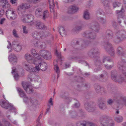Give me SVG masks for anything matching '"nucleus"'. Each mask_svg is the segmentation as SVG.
I'll return each instance as SVG.
<instances>
[{
  "label": "nucleus",
  "instance_id": "c9c22d12",
  "mask_svg": "<svg viewBox=\"0 0 126 126\" xmlns=\"http://www.w3.org/2000/svg\"><path fill=\"white\" fill-rule=\"evenodd\" d=\"M24 67L25 69L27 71L30 72H35V68H31L28 64L26 63L24 64Z\"/></svg>",
  "mask_w": 126,
  "mask_h": 126
},
{
  "label": "nucleus",
  "instance_id": "603ef678",
  "mask_svg": "<svg viewBox=\"0 0 126 126\" xmlns=\"http://www.w3.org/2000/svg\"><path fill=\"white\" fill-rule=\"evenodd\" d=\"M105 14V13L103 10L101 9H99L96 12V15H97L98 14L100 15H103Z\"/></svg>",
  "mask_w": 126,
  "mask_h": 126
},
{
  "label": "nucleus",
  "instance_id": "f03ea898",
  "mask_svg": "<svg viewBox=\"0 0 126 126\" xmlns=\"http://www.w3.org/2000/svg\"><path fill=\"white\" fill-rule=\"evenodd\" d=\"M126 38V32L122 30H119L116 32L113 39L114 42L119 43Z\"/></svg>",
  "mask_w": 126,
  "mask_h": 126
},
{
  "label": "nucleus",
  "instance_id": "5fc2aeb1",
  "mask_svg": "<svg viewBox=\"0 0 126 126\" xmlns=\"http://www.w3.org/2000/svg\"><path fill=\"white\" fill-rule=\"evenodd\" d=\"M114 99L111 98L108 99L107 101V103L108 105H111L114 103Z\"/></svg>",
  "mask_w": 126,
  "mask_h": 126
},
{
  "label": "nucleus",
  "instance_id": "b1692460",
  "mask_svg": "<svg viewBox=\"0 0 126 126\" xmlns=\"http://www.w3.org/2000/svg\"><path fill=\"white\" fill-rule=\"evenodd\" d=\"M9 61L13 64H15L17 62V58L14 54H11L9 56Z\"/></svg>",
  "mask_w": 126,
  "mask_h": 126
},
{
  "label": "nucleus",
  "instance_id": "e433bc0d",
  "mask_svg": "<svg viewBox=\"0 0 126 126\" xmlns=\"http://www.w3.org/2000/svg\"><path fill=\"white\" fill-rule=\"evenodd\" d=\"M57 62V61L56 60L54 62V68L55 72L57 73V78L58 79L59 77V74L60 71L59 69V67L56 64H55V62Z\"/></svg>",
  "mask_w": 126,
  "mask_h": 126
},
{
  "label": "nucleus",
  "instance_id": "0eeeda50",
  "mask_svg": "<svg viewBox=\"0 0 126 126\" xmlns=\"http://www.w3.org/2000/svg\"><path fill=\"white\" fill-rule=\"evenodd\" d=\"M84 107L86 110L89 112H94L96 109L95 104L91 101L86 102L84 104Z\"/></svg>",
  "mask_w": 126,
  "mask_h": 126
},
{
  "label": "nucleus",
  "instance_id": "f704fd0d",
  "mask_svg": "<svg viewBox=\"0 0 126 126\" xmlns=\"http://www.w3.org/2000/svg\"><path fill=\"white\" fill-rule=\"evenodd\" d=\"M48 1L50 12H54L55 7L54 0H48Z\"/></svg>",
  "mask_w": 126,
  "mask_h": 126
},
{
  "label": "nucleus",
  "instance_id": "8fccbe9b",
  "mask_svg": "<svg viewBox=\"0 0 126 126\" xmlns=\"http://www.w3.org/2000/svg\"><path fill=\"white\" fill-rule=\"evenodd\" d=\"M94 61L95 64L97 66H99L102 64V62L99 58H98L97 59H95Z\"/></svg>",
  "mask_w": 126,
  "mask_h": 126
},
{
  "label": "nucleus",
  "instance_id": "c03bdc74",
  "mask_svg": "<svg viewBox=\"0 0 126 126\" xmlns=\"http://www.w3.org/2000/svg\"><path fill=\"white\" fill-rule=\"evenodd\" d=\"M41 32V39L47 37L49 34V33L48 32Z\"/></svg>",
  "mask_w": 126,
  "mask_h": 126
},
{
  "label": "nucleus",
  "instance_id": "c85d7f7f",
  "mask_svg": "<svg viewBox=\"0 0 126 126\" xmlns=\"http://www.w3.org/2000/svg\"><path fill=\"white\" fill-rule=\"evenodd\" d=\"M0 3H2V7L3 8H8L10 7V5L6 0H0Z\"/></svg>",
  "mask_w": 126,
  "mask_h": 126
},
{
  "label": "nucleus",
  "instance_id": "1a4fd4ad",
  "mask_svg": "<svg viewBox=\"0 0 126 126\" xmlns=\"http://www.w3.org/2000/svg\"><path fill=\"white\" fill-rule=\"evenodd\" d=\"M12 9H8L6 12V15L8 18L11 20H14L17 17V15Z\"/></svg>",
  "mask_w": 126,
  "mask_h": 126
},
{
  "label": "nucleus",
  "instance_id": "e2e57ef3",
  "mask_svg": "<svg viewBox=\"0 0 126 126\" xmlns=\"http://www.w3.org/2000/svg\"><path fill=\"white\" fill-rule=\"evenodd\" d=\"M23 27V32L25 33L26 34L28 32V31L26 29V27L25 26H22Z\"/></svg>",
  "mask_w": 126,
  "mask_h": 126
},
{
  "label": "nucleus",
  "instance_id": "393cba45",
  "mask_svg": "<svg viewBox=\"0 0 126 126\" xmlns=\"http://www.w3.org/2000/svg\"><path fill=\"white\" fill-rule=\"evenodd\" d=\"M79 8L75 6H71L68 8L67 12L69 14H73L76 12Z\"/></svg>",
  "mask_w": 126,
  "mask_h": 126
},
{
  "label": "nucleus",
  "instance_id": "79ce46f5",
  "mask_svg": "<svg viewBox=\"0 0 126 126\" xmlns=\"http://www.w3.org/2000/svg\"><path fill=\"white\" fill-rule=\"evenodd\" d=\"M125 79L122 75H119L117 79L116 82H118L119 83H121L124 82Z\"/></svg>",
  "mask_w": 126,
  "mask_h": 126
},
{
  "label": "nucleus",
  "instance_id": "c756f323",
  "mask_svg": "<svg viewBox=\"0 0 126 126\" xmlns=\"http://www.w3.org/2000/svg\"><path fill=\"white\" fill-rule=\"evenodd\" d=\"M95 89L97 93H102L104 92V89L101 87L99 85L95 84L94 85Z\"/></svg>",
  "mask_w": 126,
  "mask_h": 126
},
{
  "label": "nucleus",
  "instance_id": "052dcab7",
  "mask_svg": "<svg viewBox=\"0 0 126 126\" xmlns=\"http://www.w3.org/2000/svg\"><path fill=\"white\" fill-rule=\"evenodd\" d=\"M41 0H27L28 1L34 3H37L40 2Z\"/></svg>",
  "mask_w": 126,
  "mask_h": 126
},
{
  "label": "nucleus",
  "instance_id": "864d4df0",
  "mask_svg": "<svg viewBox=\"0 0 126 126\" xmlns=\"http://www.w3.org/2000/svg\"><path fill=\"white\" fill-rule=\"evenodd\" d=\"M83 17L86 19H88L89 18V15L88 12L87 11H85L84 12Z\"/></svg>",
  "mask_w": 126,
  "mask_h": 126
},
{
  "label": "nucleus",
  "instance_id": "f8f14e48",
  "mask_svg": "<svg viewBox=\"0 0 126 126\" xmlns=\"http://www.w3.org/2000/svg\"><path fill=\"white\" fill-rule=\"evenodd\" d=\"M113 0H104L102 1V3L104 6L105 11L108 13L110 11L111 6L110 3Z\"/></svg>",
  "mask_w": 126,
  "mask_h": 126
},
{
  "label": "nucleus",
  "instance_id": "680f3d73",
  "mask_svg": "<svg viewBox=\"0 0 126 126\" xmlns=\"http://www.w3.org/2000/svg\"><path fill=\"white\" fill-rule=\"evenodd\" d=\"M35 82L36 84L39 85H40L41 84V79L39 78H37V80L35 81Z\"/></svg>",
  "mask_w": 126,
  "mask_h": 126
},
{
  "label": "nucleus",
  "instance_id": "a18cd8bd",
  "mask_svg": "<svg viewBox=\"0 0 126 126\" xmlns=\"http://www.w3.org/2000/svg\"><path fill=\"white\" fill-rule=\"evenodd\" d=\"M115 120L117 122L120 123L123 120V118L122 116H119L114 117Z\"/></svg>",
  "mask_w": 126,
  "mask_h": 126
},
{
  "label": "nucleus",
  "instance_id": "ddd939ff",
  "mask_svg": "<svg viewBox=\"0 0 126 126\" xmlns=\"http://www.w3.org/2000/svg\"><path fill=\"white\" fill-rule=\"evenodd\" d=\"M25 59L29 63H31L36 64L37 63V59L33 57L31 54L27 53L24 56Z\"/></svg>",
  "mask_w": 126,
  "mask_h": 126
},
{
  "label": "nucleus",
  "instance_id": "338daca9",
  "mask_svg": "<svg viewBox=\"0 0 126 126\" xmlns=\"http://www.w3.org/2000/svg\"><path fill=\"white\" fill-rule=\"evenodd\" d=\"M108 90L111 91L113 89V87L112 85L111 84H109L108 86Z\"/></svg>",
  "mask_w": 126,
  "mask_h": 126
},
{
  "label": "nucleus",
  "instance_id": "7ed1b4c3",
  "mask_svg": "<svg viewBox=\"0 0 126 126\" xmlns=\"http://www.w3.org/2000/svg\"><path fill=\"white\" fill-rule=\"evenodd\" d=\"M38 61L37 63L36 64L35 66V72H38L41 69L42 71H46L47 67V64L43 61L39 62Z\"/></svg>",
  "mask_w": 126,
  "mask_h": 126
},
{
  "label": "nucleus",
  "instance_id": "6e6d98bb",
  "mask_svg": "<svg viewBox=\"0 0 126 126\" xmlns=\"http://www.w3.org/2000/svg\"><path fill=\"white\" fill-rule=\"evenodd\" d=\"M113 6L114 8L119 7L121 5V4L118 2H114L113 3Z\"/></svg>",
  "mask_w": 126,
  "mask_h": 126
},
{
  "label": "nucleus",
  "instance_id": "4be33fe9",
  "mask_svg": "<svg viewBox=\"0 0 126 126\" xmlns=\"http://www.w3.org/2000/svg\"><path fill=\"white\" fill-rule=\"evenodd\" d=\"M119 73L115 70H112L111 73V79L115 82L116 80L119 75Z\"/></svg>",
  "mask_w": 126,
  "mask_h": 126
},
{
  "label": "nucleus",
  "instance_id": "9d476101",
  "mask_svg": "<svg viewBox=\"0 0 126 126\" xmlns=\"http://www.w3.org/2000/svg\"><path fill=\"white\" fill-rule=\"evenodd\" d=\"M100 51L96 47L91 49L88 52V55L91 58L96 57L100 54Z\"/></svg>",
  "mask_w": 126,
  "mask_h": 126
},
{
  "label": "nucleus",
  "instance_id": "412c9836",
  "mask_svg": "<svg viewBox=\"0 0 126 126\" xmlns=\"http://www.w3.org/2000/svg\"><path fill=\"white\" fill-rule=\"evenodd\" d=\"M30 5L28 3H22L18 7L17 10L18 13L23 10L24 9H26L30 7Z\"/></svg>",
  "mask_w": 126,
  "mask_h": 126
},
{
  "label": "nucleus",
  "instance_id": "aec40b11",
  "mask_svg": "<svg viewBox=\"0 0 126 126\" xmlns=\"http://www.w3.org/2000/svg\"><path fill=\"white\" fill-rule=\"evenodd\" d=\"M118 67L119 69L122 71V72L123 74L126 76L124 82H126V67L124 66L122 63L120 62L118 63Z\"/></svg>",
  "mask_w": 126,
  "mask_h": 126
},
{
  "label": "nucleus",
  "instance_id": "2f4dec72",
  "mask_svg": "<svg viewBox=\"0 0 126 126\" xmlns=\"http://www.w3.org/2000/svg\"><path fill=\"white\" fill-rule=\"evenodd\" d=\"M16 88L19 93V95L20 97H23L24 98L27 96L21 88L17 87Z\"/></svg>",
  "mask_w": 126,
  "mask_h": 126
},
{
  "label": "nucleus",
  "instance_id": "09e8293b",
  "mask_svg": "<svg viewBox=\"0 0 126 126\" xmlns=\"http://www.w3.org/2000/svg\"><path fill=\"white\" fill-rule=\"evenodd\" d=\"M69 114L72 118H75L77 116V114L75 111L70 110L69 112Z\"/></svg>",
  "mask_w": 126,
  "mask_h": 126
},
{
  "label": "nucleus",
  "instance_id": "2eb2a0df",
  "mask_svg": "<svg viewBox=\"0 0 126 126\" xmlns=\"http://www.w3.org/2000/svg\"><path fill=\"white\" fill-rule=\"evenodd\" d=\"M124 12V10L122 9L120 11L117 10L116 11V13L118 15V22L120 24L121 22V20L122 19L124 20V23L126 25V17L123 16H121V15Z\"/></svg>",
  "mask_w": 126,
  "mask_h": 126
},
{
  "label": "nucleus",
  "instance_id": "6e6552de",
  "mask_svg": "<svg viewBox=\"0 0 126 126\" xmlns=\"http://www.w3.org/2000/svg\"><path fill=\"white\" fill-rule=\"evenodd\" d=\"M12 9H8L6 12V15L8 18L11 20H14L17 17V15Z\"/></svg>",
  "mask_w": 126,
  "mask_h": 126
},
{
  "label": "nucleus",
  "instance_id": "69168bd1",
  "mask_svg": "<svg viewBox=\"0 0 126 126\" xmlns=\"http://www.w3.org/2000/svg\"><path fill=\"white\" fill-rule=\"evenodd\" d=\"M84 113L81 110L77 114V116L79 117H82Z\"/></svg>",
  "mask_w": 126,
  "mask_h": 126
},
{
  "label": "nucleus",
  "instance_id": "7c9ffc66",
  "mask_svg": "<svg viewBox=\"0 0 126 126\" xmlns=\"http://www.w3.org/2000/svg\"><path fill=\"white\" fill-rule=\"evenodd\" d=\"M106 37L104 39H109L112 38L113 36V34L111 31L110 30H107L106 32Z\"/></svg>",
  "mask_w": 126,
  "mask_h": 126
},
{
  "label": "nucleus",
  "instance_id": "f257e3e1",
  "mask_svg": "<svg viewBox=\"0 0 126 126\" xmlns=\"http://www.w3.org/2000/svg\"><path fill=\"white\" fill-rule=\"evenodd\" d=\"M89 29L82 34L83 36L86 37L88 39L87 40L83 39L80 41L82 43L81 45L80 49L85 48L88 44L90 43V41H89V39H93L96 37V34L94 33L93 32V30L95 32H98L100 30V26L98 23H93L89 24L88 25Z\"/></svg>",
  "mask_w": 126,
  "mask_h": 126
},
{
  "label": "nucleus",
  "instance_id": "bf43d9fd",
  "mask_svg": "<svg viewBox=\"0 0 126 126\" xmlns=\"http://www.w3.org/2000/svg\"><path fill=\"white\" fill-rule=\"evenodd\" d=\"M114 65L113 64H112L111 65H108V64H105L104 66L107 69H109L112 68Z\"/></svg>",
  "mask_w": 126,
  "mask_h": 126
},
{
  "label": "nucleus",
  "instance_id": "a211bd4d",
  "mask_svg": "<svg viewBox=\"0 0 126 126\" xmlns=\"http://www.w3.org/2000/svg\"><path fill=\"white\" fill-rule=\"evenodd\" d=\"M21 20L24 23H29L31 22L33 19V16L32 15H25Z\"/></svg>",
  "mask_w": 126,
  "mask_h": 126
},
{
  "label": "nucleus",
  "instance_id": "6ab92c4d",
  "mask_svg": "<svg viewBox=\"0 0 126 126\" xmlns=\"http://www.w3.org/2000/svg\"><path fill=\"white\" fill-rule=\"evenodd\" d=\"M13 47L16 51L18 52L20 51L22 47L21 45L17 41H14L12 43Z\"/></svg>",
  "mask_w": 126,
  "mask_h": 126
},
{
  "label": "nucleus",
  "instance_id": "774afa93",
  "mask_svg": "<svg viewBox=\"0 0 126 126\" xmlns=\"http://www.w3.org/2000/svg\"><path fill=\"white\" fill-rule=\"evenodd\" d=\"M50 105L53 106V103L52 101V98L51 97L50 98L48 101V104Z\"/></svg>",
  "mask_w": 126,
  "mask_h": 126
},
{
  "label": "nucleus",
  "instance_id": "5701e85b",
  "mask_svg": "<svg viewBox=\"0 0 126 126\" xmlns=\"http://www.w3.org/2000/svg\"><path fill=\"white\" fill-rule=\"evenodd\" d=\"M41 32L34 31L32 33V36L33 38L37 40L41 39Z\"/></svg>",
  "mask_w": 126,
  "mask_h": 126
},
{
  "label": "nucleus",
  "instance_id": "dca6fc26",
  "mask_svg": "<svg viewBox=\"0 0 126 126\" xmlns=\"http://www.w3.org/2000/svg\"><path fill=\"white\" fill-rule=\"evenodd\" d=\"M34 24L37 29L41 30H46L47 29V27L43 23L40 21H36Z\"/></svg>",
  "mask_w": 126,
  "mask_h": 126
},
{
  "label": "nucleus",
  "instance_id": "58836bf2",
  "mask_svg": "<svg viewBox=\"0 0 126 126\" xmlns=\"http://www.w3.org/2000/svg\"><path fill=\"white\" fill-rule=\"evenodd\" d=\"M12 73V74L15 75L14 77L16 79V80H18L19 77V75L17 74L16 69L15 67L13 68Z\"/></svg>",
  "mask_w": 126,
  "mask_h": 126
},
{
  "label": "nucleus",
  "instance_id": "a19ab883",
  "mask_svg": "<svg viewBox=\"0 0 126 126\" xmlns=\"http://www.w3.org/2000/svg\"><path fill=\"white\" fill-rule=\"evenodd\" d=\"M42 16V19L45 20L49 16V13L47 10H46L43 12Z\"/></svg>",
  "mask_w": 126,
  "mask_h": 126
},
{
  "label": "nucleus",
  "instance_id": "13d9d810",
  "mask_svg": "<svg viewBox=\"0 0 126 126\" xmlns=\"http://www.w3.org/2000/svg\"><path fill=\"white\" fill-rule=\"evenodd\" d=\"M39 44V47L41 48H45L46 47V44L45 43L40 41Z\"/></svg>",
  "mask_w": 126,
  "mask_h": 126
},
{
  "label": "nucleus",
  "instance_id": "a878e982",
  "mask_svg": "<svg viewBox=\"0 0 126 126\" xmlns=\"http://www.w3.org/2000/svg\"><path fill=\"white\" fill-rule=\"evenodd\" d=\"M31 53L33 56L35 57L37 60V62L38 60H42V58L41 57L40 55H39V54L37 53L36 50L34 49H32L31 50Z\"/></svg>",
  "mask_w": 126,
  "mask_h": 126
},
{
  "label": "nucleus",
  "instance_id": "de8ad7c7",
  "mask_svg": "<svg viewBox=\"0 0 126 126\" xmlns=\"http://www.w3.org/2000/svg\"><path fill=\"white\" fill-rule=\"evenodd\" d=\"M111 56L114 57L115 54V52L113 48L110 49V50L108 49L107 51Z\"/></svg>",
  "mask_w": 126,
  "mask_h": 126
},
{
  "label": "nucleus",
  "instance_id": "bb28decb",
  "mask_svg": "<svg viewBox=\"0 0 126 126\" xmlns=\"http://www.w3.org/2000/svg\"><path fill=\"white\" fill-rule=\"evenodd\" d=\"M77 126H97L95 124L92 123H88L85 121L82 123L78 122L77 123Z\"/></svg>",
  "mask_w": 126,
  "mask_h": 126
},
{
  "label": "nucleus",
  "instance_id": "4c0bfd02",
  "mask_svg": "<svg viewBox=\"0 0 126 126\" xmlns=\"http://www.w3.org/2000/svg\"><path fill=\"white\" fill-rule=\"evenodd\" d=\"M108 77V75L107 72L105 71H103V73L99 76V80H103V79H106Z\"/></svg>",
  "mask_w": 126,
  "mask_h": 126
},
{
  "label": "nucleus",
  "instance_id": "37998d69",
  "mask_svg": "<svg viewBox=\"0 0 126 126\" xmlns=\"http://www.w3.org/2000/svg\"><path fill=\"white\" fill-rule=\"evenodd\" d=\"M97 19L99 22L103 24H105L106 23V19L103 17H98L97 18Z\"/></svg>",
  "mask_w": 126,
  "mask_h": 126
},
{
  "label": "nucleus",
  "instance_id": "72a5a7b5",
  "mask_svg": "<svg viewBox=\"0 0 126 126\" xmlns=\"http://www.w3.org/2000/svg\"><path fill=\"white\" fill-rule=\"evenodd\" d=\"M104 46L105 48L107 51L108 49L109 50L113 48L112 45L108 42L105 41Z\"/></svg>",
  "mask_w": 126,
  "mask_h": 126
},
{
  "label": "nucleus",
  "instance_id": "473e14b6",
  "mask_svg": "<svg viewBox=\"0 0 126 126\" xmlns=\"http://www.w3.org/2000/svg\"><path fill=\"white\" fill-rule=\"evenodd\" d=\"M84 27V25L82 24L80 26H77L74 28L72 30V32L74 33L77 32L81 30Z\"/></svg>",
  "mask_w": 126,
  "mask_h": 126
},
{
  "label": "nucleus",
  "instance_id": "f3484780",
  "mask_svg": "<svg viewBox=\"0 0 126 126\" xmlns=\"http://www.w3.org/2000/svg\"><path fill=\"white\" fill-rule=\"evenodd\" d=\"M0 105L2 107L9 110H12L14 108L13 106L4 100H2L0 101Z\"/></svg>",
  "mask_w": 126,
  "mask_h": 126
},
{
  "label": "nucleus",
  "instance_id": "3c124183",
  "mask_svg": "<svg viewBox=\"0 0 126 126\" xmlns=\"http://www.w3.org/2000/svg\"><path fill=\"white\" fill-rule=\"evenodd\" d=\"M111 60L108 56H104L103 59L102 63H104L105 62H110Z\"/></svg>",
  "mask_w": 126,
  "mask_h": 126
},
{
  "label": "nucleus",
  "instance_id": "49530a36",
  "mask_svg": "<svg viewBox=\"0 0 126 126\" xmlns=\"http://www.w3.org/2000/svg\"><path fill=\"white\" fill-rule=\"evenodd\" d=\"M100 108L102 110H104L106 109L107 107L105 105L104 102H100L99 105Z\"/></svg>",
  "mask_w": 126,
  "mask_h": 126
},
{
  "label": "nucleus",
  "instance_id": "39448f33",
  "mask_svg": "<svg viewBox=\"0 0 126 126\" xmlns=\"http://www.w3.org/2000/svg\"><path fill=\"white\" fill-rule=\"evenodd\" d=\"M116 50L117 54L121 56L122 61L126 63V52L123 51V48L121 46H119L117 48Z\"/></svg>",
  "mask_w": 126,
  "mask_h": 126
},
{
  "label": "nucleus",
  "instance_id": "423d86ee",
  "mask_svg": "<svg viewBox=\"0 0 126 126\" xmlns=\"http://www.w3.org/2000/svg\"><path fill=\"white\" fill-rule=\"evenodd\" d=\"M24 102L28 106H32V107H35L37 104V101L36 100L32 99L30 98H28L26 96L23 98Z\"/></svg>",
  "mask_w": 126,
  "mask_h": 126
},
{
  "label": "nucleus",
  "instance_id": "20e7f679",
  "mask_svg": "<svg viewBox=\"0 0 126 126\" xmlns=\"http://www.w3.org/2000/svg\"><path fill=\"white\" fill-rule=\"evenodd\" d=\"M101 126H114V123L111 119L104 117L100 120Z\"/></svg>",
  "mask_w": 126,
  "mask_h": 126
},
{
  "label": "nucleus",
  "instance_id": "ea45409f",
  "mask_svg": "<svg viewBox=\"0 0 126 126\" xmlns=\"http://www.w3.org/2000/svg\"><path fill=\"white\" fill-rule=\"evenodd\" d=\"M59 31L60 34L62 36L66 34V31L65 30L64 28L63 27H59Z\"/></svg>",
  "mask_w": 126,
  "mask_h": 126
},
{
  "label": "nucleus",
  "instance_id": "4d7b16f0",
  "mask_svg": "<svg viewBox=\"0 0 126 126\" xmlns=\"http://www.w3.org/2000/svg\"><path fill=\"white\" fill-rule=\"evenodd\" d=\"M12 32L15 38H18L19 37L17 32L15 29L13 30Z\"/></svg>",
  "mask_w": 126,
  "mask_h": 126
},
{
  "label": "nucleus",
  "instance_id": "9b49d317",
  "mask_svg": "<svg viewBox=\"0 0 126 126\" xmlns=\"http://www.w3.org/2000/svg\"><path fill=\"white\" fill-rule=\"evenodd\" d=\"M40 53L41 57H42L45 59L49 60L52 57L50 52L47 50H41L40 51Z\"/></svg>",
  "mask_w": 126,
  "mask_h": 126
},
{
  "label": "nucleus",
  "instance_id": "cd10ccee",
  "mask_svg": "<svg viewBox=\"0 0 126 126\" xmlns=\"http://www.w3.org/2000/svg\"><path fill=\"white\" fill-rule=\"evenodd\" d=\"M43 11V9L42 8L39 7L37 8L35 13V15L37 17H40L42 16Z\"/></svg>",
  "mask_w": 126,
  "mask_h": 126
},
{
  "label": "nucleus",
  "instance_id": "0e129e2a",
  "mask_svg": "<svg viewBox=\"0 0 126 126\" xmlns=\"http://www.w3.org/2000/svg\"><path fill=\"white\" fill-rule=\"evenodd\" d=\"M78 49L74 48L70 52V53L72 54H74L77 53V52Z\"/></svg>",
  "mask_w": 126,
  "mask_h": 126
},
{
  "label": "nucleus",
  "instance_id": "4468645a",
  "mask_svg": "<svg viewBox=\"0 0 126 126\" xmlns=\"http://www.w3.org/2000/svg\"><path fill=\"white\" fill-rule=\"evenodd\" d=\"M22 86L24 90L28 94L32 93L33 91V89L32 87L29 85V83L24 82L22 83Z\"/></svg>",
  "mask_w": 126,
  "mask_h": 126
}]
</instances>
